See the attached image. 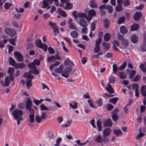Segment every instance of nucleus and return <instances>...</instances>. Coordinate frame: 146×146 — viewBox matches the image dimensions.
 Wrapping results in <instances>:
<instances>
[{
  "mask_svg": "<svg viewBox=\"0 0 146 146\" xmlns=\"http://www.w3.org/2000/svg\"><path fill=\"white\" fill-rule=\"evenodd\" d=\"M23 111L20 110L16 109L12 112L13 115L14 117V119L17 121V123L19 125L20 124V121L23 119L22 116L23 114Z\"/></svg>",
  "mask_w": 146,
  "mask_h": 146,
  "instance_id": "1",
  "label": "nucleus"
},
{
  "mask_svg": "<svg viewBox=\"0 0 146 146\" xmlns=\"http://www.w3.org/2000/svg\"><path fill=\"white\" fill-rule=\"evenodd\" d=\"M28 66L30 69V72L33 74H37L39 73V71L36 69V65L33 62L29 63Z\"/></svg>",
  "mask_w": 146,
  "mask_h": 146,
  "instance_id": "2",
  "label": "nucleus"
},
{
  "mask_svg": "<svg viewBox=\"0 0 146 146\" xmlns=\"http://www.w3.org/2000/svg\"><path fill=\"white\" fill-rule=\"evenodd\" d=\"M72 70V68L71 67H67L64 69L63 73L61 74V75L64 77L67 78L68 77L69 74Z\"/></svg>",
  "mask_w": 146,
  "mask_h": 146,
  "instance_id": "3",
  "label": "nucleus"
},
{
  "mask_svg": "<svg viewBox=\"0 0 146 146\" xmlns=\"http://www.w3.org/2000/svg\"><path fill=\"white\" fill-rule=\"evenodd\" d=\"M5 33L8 35L13 36H15L16 34L15 30L8 28H7L5 30Z\"/></svg>",
  "mask_w": 146,
  "mask_h": 146,
  "instance_id": "4",
  "label": "nucleus"
},
{
  "mask_svg": "<svg viewBox=\"0 0 146 146\" xmlns=\"http://www.w3.org/2000/svg\"><path fill=\"white\" fill-rule=\"evenodd\" d=\"M16 59L19 61H22L23 60V57L19 52H17L14 53Z\"/></svg>",
  "mask_w": 146,
  "mask_h": 146,
  "instance_id": "5",
  "label": "nucleus"
},
{
  "mask_svg": "<svg viewBox=\"0 0 146 146\" xmlns=\"http://www.w3.org/2000/svg\"><path fill=\"white\" fill-rule=\"evenodd\" d=\"M78 23L81 27H87L88 25L86 21L82 18L79 19Z\"/></svg>",
  "mask_w": 146,
  "mask_h": 146,
  "instance_id": "6",
  "label": "nucleus"
},
{
  "mask_svg": "<svg viewBox=\"0 0 146 146\" xmlns=\"http://www.w3.org/2000/svg\"><path fill=\"white\" fill-rule=\"evenodd\" d=\"M111 133V129L109 128L105 129L103 131V136L105 137L108 136Z\"/></svg>",
  "mask_w": 146,
  "mask_h": 146,
  "instance_id": "7",
  "label": "nucleus"
},
{
  "mask_svg": "<svg viewBox=\"0 0 146 146\" xmlns=\"http://www.w3.org/2000/svg\"><path fill=\"white\" fill-rule=\"evenodd\" d=\"M131 39L132 43L135 44L138 41V37L135 34H133L131 36Z\"/></svg>",
  "mask_w": 146,
  "mask_h": 146,
  "instance_id": "8",
  "label": "nucleus"
},
{
  "mask_svg": "<svg viewBox=\"0 0 146 146\" xmlns=\"http://www.w3.org/2000/svg\"><path fill=\"white\" fill-rule=\"evenodd\" d=\"M72 21V19L70 18L68 21V23L69 25V28L71 29L77 30V29L76 28L73 23Z\"/></svg>",
  "mask_w": 146,
  "mask_h": 146,
  "instance_id": "9",
  "label": "nucleus"
},
{
  "mask_svg": "<svg viewBox=\"0 0 146 146\" xmlns=\"http://www.w3.org/2000/svg\"><path fill=\"white\" fill-rule=\"evenodd\" d=\"M57 11L58 13L61 16L64 17H66L67 16V14L65 13V11L62 10L61 8H58L57 9Z\"/></svg>",
  "mask_w": 146,
  "mask_h": 146,
  "instance_id": "10",
  "label": "nucleus"
},
{
  "mask_svg": "<svg viewBox=\"0 0 146 146\" xmlns=\"http://www.w3.org/2000/svg\"><path fill=\"white\" fill-rule=\"evenodd\" d=\"M26 65L24 63H19L16 64L15 66V67L17 69H23Z\"/></svg>",
  "mask_w": 146,
  "mask_h": 146,
  "instance_id": "11",
  "label": "nucleus"
},
{
  "mask_svg": "<svg viewBox=\"0 0 146 146\" xmlns=\"http://www.w3.org/2000/svg\"><path fill=\"white\" fill-rule=\"evenodd\" d=\"M141 13L137 12L134 15V20L136 21H138L141 18Z\"/></svg>",
  "mask_w": 146,
  "mask_h": 146,
  "instance_id": "12",
  "label": "nucleus"
},
{
  "mask_svg": "<svg viewBox=\"0 0 146 146\" xmlns=\"http://www.w3.org/2000/svg\"><path fill=\"white\" fill-rule=\"evenodd\" d=\"M32 105V102L31 100L29 99L27 100L26 102V109H29L31 108Z\"/></svg>",
  "mask_w": 146,
  "mask_h": 146,
  "instance_id": "13",
  "label": "nucleus"
},
{
  "mask_svg": "<svg viewBox=\"0 0 146 146\" xmlns=\"http://www.w3.org/2000/svg\"><path fill=\"white\" fill-rule=\"evenodd\" d=\"M66 6L64 8L66 10L71 9L73 7V4L72 3H70L69 2H67L65 3Z\"/></svg>",
  "mask_w": 146,
  "mask_h": 146,
  "instance_id": "14",
  "label": "nucleus"
},
{
  "mask_svg": "<svg viewBox=\"0 0 146 146\" xmlns=\"http://www.w3.org/2000/svg\"><path fill=\"white\" fill-rule=\"evenodd\" d=\"M96 23L97 20H94L93 22L91 23L90 25V31H91L95 30Z\"/></svg>",
  "mask_w": 146,
  "mask_h": 146,
  "instance_id": "15",
  "label": "nucleus"
},
{
  "mask_svg": "<svg viewBox=\"0 0 146 146\" xmlns=\"http://www.w3.org/2000/svg\"><path fill=\"white\" fill-rule=\"evenodd\" d=\"M146 87L145 86L143 85L141 87V94L144 97H146Z\"/></svg>",
  "mask_w": 146,
  "mask_h": 146,
  "instance_id": "16",
  "label": "nucleus"
},
{
  "mask_svg": "<svg viewBox=\"0 0 146 146\" xmlns=\"http://www.w3.org/2000/svg\"><path fill=\"white\" fill-rule=\"evenodd\" d=\"M105 126L111 127L112 126V123L111 119H110L106 120L104 124Z\"/></svg>",
  "mask_w": 146,
  "mask_h": 146,
  "instance_id": "17",
  "label": "nucleus"
},
{
  "mask_svg": "<svg viewBox=\"0 0 146 146\" xmlns=\"http://www.w3.org/2000/svg\"><path fill=\"white\" fill-rule=\"evenodd\" d=\"M23 76L24 77L27 78L28 79H33L34 77V76L31 74L29 72H25L23 74Z\"/></svg>",
  "mask_w": 146,
  "mask_h": 146,
  "instance_id": "18",
  "label": "nucleus"
},
{
  "mask_svg": "<svg viewBox=\"0 0 146 146\" xmlns=\"http://www.w3.org/2000/svg\"><path fill=\"white\" fill-rule=\"evenodd\" d=\"M120 32L123 34H125L127 32V29L124 26H122L120 27Z\"/></svg>",
  "mask_w": 146,
  "mask_h": 146,
  "instance_id": "19",
  "label": "nucleus"
},
{
  "mask_svg": "<svg viewBox=\"0 0 146 146\" xmlns=\"http://www.w3.org/2000/svg\"><path fill=\"white\" fill-rule=\"evenodd\" d=\"M63 66L62 65H60L59 67L55 68L54 71L56 72L60 73L63 71Z\"/></svg>",
  "mask_w": 146,
  "mask_h": 146,
  "instance_id": "20",
  "label": "nucleus"
},
{
  "mask_svg": "<svg viewBox=\"0 0 146 146\" xmlns=\"http://www.w3.org/2000/svg\"><path fill=\"white\" fill-rule=\"evenodd\" d=\"M139 28V25L137 24L134 23L131 25V31H135L137 30Z\"/></svg>",
  "mask_w": 146,
  "mask_h": 146,
  "instance_id": "21",
  "label": "nucleus"
},
{
  "mask_svg": "<svg viewBox=\"0 0 146 146\" xmlns=\"http://www.w3.org/2000/svg\"><path fill=\"white\" fill-rule=\"evenodd\" d=\"M95 141L98 143H101L103 141V139L101 135H99L95 138Z\"/></svg>",
  "mask_w": 146,
  "mask_h": 146,
  "instance_id": "22",
  "label": "nucleus"
},
{
  "mask_svg": "<svg viewBox=\"0 0 146 146\" xmlns=\"http://www.w3.org/2000/svg\"><path fill=\"white\" fill-rule=\"evenodd\" d=\"M88 15L89 16H92V17L95 16L96 13L94 10L92 9L88 11Z\"/></svg>",
  "mask_w": 146,
  "mask_h": 146,
  "instance_id": "23",
  "label": "nucleus"
},
{
  "mask_svg": "<svg viewBox=\"0 0 146 146\" xmlns=\"http://www.w3.org/2000/svg\"><path fill=\"white\" fill-rule=\"evenodd\" d=\"M111 38L110 34L109 33H106L104 35V40L105 41L107 42Z\"/></svg>",
  "mask_w": 146,
  "mask_h": 146,
  "instance_id": "24",
  "label": "nucleus"
},
{
  "mask_svg": "<svg viewBox=\"0 0 146 146\" xmlns=\"http://www.w3.org/2000/svg\"><path fill=\"white\" fill-rule=\"evenodd\" d=\"M121 42L124 47H126L129 44V41L127 39L124 38Z\"/></svg>",
  "mask_w": 146,
  "mask_h": 146,
  "instance_id": "25",
  "label": "nucleus"
},
{
  "mask_svg": "<svg viewBox=\"0 0 146 146\" xmlns=\"http://www.w3.org/2000/svg\"><path fill=\"white\" fill-rule=\"evenodd\" d=\"M90 7L92 8H96L97 5L96 1L95 0H92L90 3Z\"/></svg>",
  "mask_w": 146,
  "mask_h": 146,
  "instance_id": "26",
  "label": "nucleus"
},
{
  "mask_svg": "<svg viewBox=\"0 0 146 146\" xmlns=\"http://www.w3.org/2000/svg\"><path fill=\"white\" fill-rule=\"evenodd\" d=\"M42 3L43 6L42 7V8H45L47 7L50 3L48 0H44Z\"/></svg>",
  "mask_w": 146,
  "mask_h": 146,
  "instance_id": "27",
  "label": "nucleus"
},
{
  "mask_svg": "<svg viewBox=\"0 0 146 146\" xmlns=\"http://www.w3.org/2000/svg\"><path fill=\"white\" fill-rule=\"evenodd\" d=\"M70 35L73 38H75L78 37V34L76 31H73L71 32Z\"/></svg>",
  "mask_w": 146,
  "mask_h": 146,
  "instance_id": "28",
  "label": "nucleus"
},
{
  "mask_svg": "<svg viewBox=\"0 0 146 146\" xmlns=\"http://www.w3.org/2000/svg\"><path fill=\"white\" fill-rule=\"evenodd\" d=\"M77 16L79 18L85 19L86 17V14L84 13L79 12L77 13Z\"/></svg>",
  "mask_w": 146,
  "mask_h": 146,
  "instance_id": "29",
  "label": "nucleus"
},
{
  "mask_svg": "<svg viewBox=\"0 0 146 146\" xmlns=\"http://www.w3.org/2000/svg\"><path fill=\"white\" fill-rule=\"evenodd\" d=\"M125 18L124 16L120 17L117 23L119 24L123 23L125 21Z\"/></svg>",
  "mask_w": 146,
  "mask_h": 146,
  "instance_id": "30",
  "label": "nucleus"
},
{
  "mask_svg": "<svg viewBox=\"0 0 146 146\" xmlns=\"http://www.w3.org/2000/svg\"><path fill=\"white\" fill-rule=\"evenodd\" d=\"M118 74L120 78L122 79H125L126 77V76L124 72H121L119 73Z\"/></svg>",
  "mask_w": 146,
  "mask_h": 146,
  "instance_id": "31",
  "label": "nucleus"
},
{
  "mask_svg": "<svg viewBox=\"0 0 146 146\" xmlns=\"http://www.w3.org/2000/svg\"><path fill=\"white\" fill-rule=\"evenodd\" d=\"M114 134L117 136H119L122 135L121 131L120 129L115 130L113 131Z\"/></svg>",
  "mask_w": 146,
  "mask_h": 146,
  "instance_id": "32",
  "label": "nucleus"
},
{
  "mask_svg": "<svg viewBox=\"0 0 146 146\" xmlns=\"http://www.w3.org/2000/svg\"><path fill=\"white\" fill-rule=\"evenodd\" d=\"M103 46H104V48L106 50L109 49L110 47V44L109 43H106L105 42H103L102 43Z\"/></svg>",
  "mask_w": 146,
  "mask_h": 146,
  "instance_id": "33",
  "label": "nucleus"
},
{
  "mask_svg": "<svg viewBox=\"0 0 146 146\" xmlns=\"http://www.w3.org/2000/svg\"><path fill=\"white\" fill-rule=\"evenodd\" d=\"M8 60L10 64L15 67V65L16 64L15 60L13 59L11 57H10L9 58Z\"/></svg>",
  "mask_w": 146,
  "mask_h": 146,
  "instance_id": "34",
  "label": "nucleus"
},
{
  "mask_svg": "<svg viewBox=\"0 0 146 146\" xmlns=\"http://www.w3.org/2000/svg\"><path fill=\"white\" fill-rule=\"evenodd\" d=\"M122 9V7L121 4H118L115 7V10L118 12H120Z\"/></svg>",
  "mask_w": 146,
  "mask_h": 146,
  "instance_id": "35",
  "label": "nucleus"
},
{
  "mask_svg": "<svg viewBox=\"0 0 146 146\" xmlns=\"http://www.w3.org/2000/svg\"><path fill=\"white\" fill-rule=\"evenodd\" d=\"M56 60L55 56L53 55L51 56H49L47 58V60L48 62H52Z\"/></svg>",
  "mask_w": 146,
  "mask_h": 146,
  "instance_id": "36",
  "label": "nucleus"
},
{
  "mask_svg": "<svg viewBox=\"0 0 146 146\" xmlns=\"http://www.w3.org/2000/svg\"><path fill=\"white\" fill-rule=\"evenodd\" d=\"M118 100V98H114L111 99L109 100V102L113 103L114 104H116Z\"/></svg>",
  "mask_w": 146,
  "mask_h": 146,
  "instance_id": "37",
  "label": "nucleus"
},
{
  "mask_svg": "<svg viewBox=\"0 0 146 146\" xmlns=\"http://www.w3.org/2000/svg\"><path fill=\"white\" fill-rule=\"evenodd\" d=\"M35 119L37 123H40L42 121V118L41 116H40L38 115H36L35 116Z\"/></svg>",
  "mask_w": 146,
  "mask_h": 146,
  "instance_id": "38",
  "label": "nucleus"
},
{
  "mask_svg": "<svg viewBox=\"0 0 146 146\" xmlns=\"http://www.w3.org/2000/svg\"><path fill=\"white\" fill-rule=\"evenodd\" d=\"M42 44L41 40L40 39H38L36 41V46L38 47H40L41 46Z\"/></svg>",
  "mask_w": 146,
  "mask_h": 146,
  "instance_id": "39",
  "label": "nucleus"
},
{
  "mask_svg": "<svg viewBox=\"0 0 146 146\" xmlns=\"http://www.w3.org/2000/svg\"><path fill=\"white\" fill-rule=\"evenodd\" d=\"M54 32V35L55 36L57 35L59 33V30L58 27L57 26L53 29Z\"/></svg>",
  "mask_w": 146,
  "mask_h": 146,
  "instance_id": "40",
  "label": "nucleus"
},
{
  "mask_svg": "<svg viewBox=\"0 0 146 146\" xmlns=\"http://www.w3.org/2000/svg\"><path fill=\"white\" fill-rule=\"evenodd\" d=\"M106 110L108 111L111 110L113 108V106L111 104H107L106 106Z\"/></svg>",
  "mask_w": 146,
  "mask_h": 146,
  "instance_id": "41",
  "label": "nucleus"
},
{
  "mask_svg": "<svg viewBox=\"0 0 146 146\" xmlns=\"http://www.w3.org/2000/svg\"><path fill=\"white\" fill-rule=\"evenodd\" d=\"M34 116L35 115L33 114H30L29 115V117L30 119L29 122L31 123H33L34 121Z\"/></svg>",
  "mask_w": 146,
  "mask_h": 146,
  "instance_id": "42",
  "label": "nucleus"
},
{
  "mask_svg": "<svg viewBox=\"0 0 146 146\" xmlns=\"http://www.w3.org/2000/svg\"><path fill=\"white\" fill-rule=\"evenodd\" d=\"M106 9L108 12L109 13H111L113 11V7L111 5H108Z\"/></svg>",
  "mask_w": 146,
  "mask_h": 146,
  "instance_id": "43",
  "label": "nucleus"
},
{
  "mask_svg": "<svg viewBox=\"0 0 146 146\" xmlns=\"http://www.w3.org/2000/svg\"><path fill=\"white\" fill-rule=\"evenodd\" d=\"M40 48L42 49L44 51L46 52L47 50V46L44 43H43L39 47Z\"/></svg>",
  "mask_w": 146,
  "mask_h": 146,
  "instance_id": "44",
  "label": "nucleus"
},
{
  "mask_svg": "<svg viewBox=\"0 0 146 146\" xmlns=\"http://www.w3.org/2000/svg\"><path fill=\"white\" fill-rule=\"evenodd\" d=\"M40 110H48V109L43 104H41L40 106Z\"/></svg>",
  "mask_w": 146,
  "mask_h": 146,
  "instance_id": "45",
  "label": "nucleus"
},
{
  "mask_svg": "<svg viewBox=\"0 0 146 146\" xmlns=\"http://www.w3.org/2000/svg\"><path fill=\"white\" fill-rule=\"evenodd\" d=\"M127 64L126 62L125 61L123 63L122 65L119 67L118 69L121 70L124 69L126 66Z\"/></svg>",
  "mask_w": 146,
  "mask_h": 146,
  "instance_id": "46",
  "label": "nucleus"
},
{
  "mask_svg": "<svg viewBox=\"0 0 146 146\" xmlns=\"http://www.w3.org/2000/svg\"><path fill=\"white\" fill-rule=\"evenodd\" d=\"M5 84L4 85L5 86H8L10 83V82L9 79L8 77H6L5 78Z\"/></svg>",
  "mask_w": 146,
  "mask_h": 146,
  "instance_id": "47",
  "label": "nucleus"
},
{
  "mask_svg": "<svg viewBox=\"0 0 146 146\" xmlns=\"http://www.w3.org/2000/svg\"><path fill=\"white\" fill-rule=\"evenodd\" d=\"M118 68L117 66L115 64H114L113 65V70L114 73L115 74H116V72Z\"/></svg>",
  "mask_w": 146,
  "mask_h": 146,
  "instance_id": "48",
  "label": "nucleus"
},
{
  "mask_svg": "<svg viewBox=\"0 0 146 146\" xmlns=\"http://www.w3.org/2000/svg\"><path fill=\"white\" fill-rule=\"evenodd\" d=\"M139 68L141 69L142 71L143 72H145L146 71V67L144 65V64H142L140 65Z\"/></svg>",
  "mask_w": 146,
  "mask_h": 146,
  "instance_id": "49",
  "label": "nucleus"
},
{
  "mask_svg": "<svg viewBox=\"0 0 146 146\" xmlns=\"http://www.w3.org/2000/svg\"><path fill=\"white\" fill-rule=\"evenodd\" d=\"M112 118L114 121H116L118 119V115L117 114H113L112 115Z\"/></svg>",
  "mask_w": 146,
  "mask_h": 146,
  "instance_id": "50",
  "label": "nucleus"
},
{
  "mask_svg": "<svg viewBox=\"0 0 146 146\" xmlns=\"http://www.w3.org/2000/svg\"><path fill=\"white\" fill-rule=\"evenodd\" d=\"M31 79L29 80L26 82V86L29 88H30V86L32 85V82H31Z\"/></svg>",
  "mask_w": 146,
  "mask_h": 146,
  "instance_id": "51",
  "label": "nucleus"
},
{
  "mask_svg": "<svg viewBox=\"0 0 146 146\" xmlns=\"http://www.w3.org/2000/svg\"><path fill=\"white\" fill-rule=\"evenodd\" d=\"M139 86L136 83L134 84H133L132 86V89L134 90L135 91L138 90Z\"/></svg>",
  "mask_w": 146,
  "mask_h": 146,
  "instance_id": "52",
  "label": "nucleus"
},
{
  "mask_svg": "<svg viewBox=\"0 0 146 146\" xmlns=\"http://www.w3.org/2000/svg\"><path fill=\"white\" fill-rule=\"evenodd\" d=\"M66 65L68 66L71 64L72 61L69 60V58H67L64 61V62Z\"/></svg>",
  "mask_w": 146,
  "mask_h": 146,
  "instance_id": "53",
  "label": "nucleus"
},
{
  "mask_svg": "<svg viewBox=\"0 0 146 146\" xmlns=\"http://www.w3.org/2000/svg\"><path fill=\"white\" fill-rule=\"evenodd\" d=\"M14 72V69L12 67H10L9 68L8 73L10 74H13Z\"/></svg>",
  "mask_w": 146,
  "mask_h": 146,
  "instance_id": "54",
  "label": "nucleus"
},
{
  "mask_svg": "<svg viewBox=\"0 0 146 146\" xmlns=\"http://www.w3.org/2000/svg\"><path fill=\"white\" fill-rule=\"evenodd\" d=\"M49 25L52 29L57 26L56 24L55 23H52L50 21H49Z\"/></svg>",
  "mask_w": 146,
  "mask_h": 146,
  "instance_id": "55",
  "label": "nucleus"
},
{
  "mask_svg": "<svg viewBox=\"0 0 146 146\" xmlns=\"http://www.w3.org/2000/svg\"><path fill=\"white\" fill-rule=\"evenodd\" d=\"M130 2L129 0H123V4L125 6H128L130 4Z\"/></svg>",
  "mask_w": 146,
  "mask_h": 146,
  "instance_id": "56",
  "label": "nucleus"
},
{
  "mask_svg": "<svg viewBox=\"0 0 146 146\" xmlns=\"http://www.w3.org/2000/svg\"><path fill=\"white\" fill-rule=\"evenodd\" d=\"M100 49V47L99 45H95V46L94 48V52L96 53H98Z\"/></svg>",
  "mask_w": 146,
  "mask_h": 146,
  "instance_id": "57",
  "label": "nucleus"
},
{
  "mask_svg": "<svg viewBox=\"0 0 146 146\" xmlns=\"http://www.w3.org/2000/svg\"><path fill=\"white\" fill-rule=\"evenodd\" d=\"M12 4L9 3H6L4 5V8L6 9H8L11 6Z\"/></svg>",
  "mask_w": 146,
  "mask_h": 146,
  "instance_id": "58",
  "label": "nucleus"
},
{
  "mask_svg": "<svg viewBox=\"0 0 146 146\" xmlns=\"http://www.w3.org/2000/svg\"><path fill=\"white\" fill-rule=\"evenodd\" d=\"M15 10L17 12L20 13H22L24 11V9L22 8H20L19 9L16 8H15Z\"/></svg>",
  "mask_w": 146,
  "mask_h": 146,
  "instance_id": "59",
  "label": "nucleus"
},
{
  "mask_svg": "<svg viewBox=\"0 0 146 146\" xmlns=\"http://www.w3.org/2000/svg\"><path fill=\"white\" fill-rule=\"evenodd\" d=\"M48 50L50 54H52L54 53V50L51 47H49L48 48Z\"/></svg>",
  "mask_w": 146,
  "mask_h": 146,
  "instance_id": "60",
  "label": "nucleus"
},
{
  "mask_svg": "<svg viewBox=\"0 0 146 146\" xmlns=\"http://www.w3.org/2000/svg\"><path fill=\"white\" fill-rule=\"evenodd\" d=\"M103 104L102 100L101 98H100L98 100L97 102V105L98 106H101Z\"/></svg>",
  "mask_w": 146,
  "mask_h": 146,
  "instance_id": "61",
  "label": "nucleus"
},
{
  "mask_svg": "<svg viewBox=\"0 0 146 146\" xmlns=\"http://www.w3.org/2000/svg\"><path fill=\"white\" fill-rule=\"evenodd\" d=\"M145 135V134L142 133L141 132V131L140 130V133L137 135L136 137L137 139H138L140 138L142 136H143Z\"/></svg>",
  "mask_w": 146,
  "mask_h": 146,
  "instance_id": "62",
  "label": "nucleus"
},
{
  "mask_svg": "<svg viewBox=\"0 0 146 146\" xmlns=\"http://www.w3.org/2000/svg\"><path fill=\"white\" fill-rule=\"evenodd\" d=\"M136 73V71L135 70H132L131 71L130 73V77L131 78H133Z\"/></svg>",
  "mask_w": 146,
  "mask_h": 146,
  "instance_id": "63",
  "label": "nucleus"
},
{
  "mask_svg": "<svg viewBox=\"0 0 146 146\" xmlns=\"http://www.w3.org/2000/svg\"><path fill=\"white\" fill-rule=\"evenodd\" d=\"M106 90L108 91L110 94H113L114 93V90L112 88H105Z\"/></svg>",
  "mask_w": 146,
  "mask_h": 146,
  "instance_id": "64",
  "label": "nucleus"
}]
</instances>
